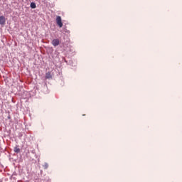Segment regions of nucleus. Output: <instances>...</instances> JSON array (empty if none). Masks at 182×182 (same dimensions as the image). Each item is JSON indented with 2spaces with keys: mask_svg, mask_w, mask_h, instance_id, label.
Instances as JSON below:
<instances>
[{
  "mask_svg": "<svg viewBox=\"0 0 182 182\" xmlns=\"http://www.w3.org/2000/svg\"><path fill=\"white\" fill-rule=\"evenodd\" d=\"M56 22L57 25H58L60 28H62V26H63V23H62V18L60 17V16H58L56 17Z\"/></svg>",
  "mask_w": 182,
  "mask_h": 182,
  "instance_id": "nucleus-1",
  "label": "nucleus"
},
{
  "mask_svg": "<svg viewBox=\"0 0 182 182\" xmlns=\"http://www.w3.org/2000/svg\"><path fill=\"white\" fill-rule=\"evenodd\" d=\"M53 46H59V44L60 43V41H59V39L56 38V39H53L51 42Z\"/></svg>",
  "mask_w": 182,
  "mask_h": 182,
  "instance_id": "nucleus-2",
  "label": "nucleus"
},
{
  "mask_svg": "<svg viewBox=\"0 0 182 182\" xmlns=\"http://www.w3.org/2000/svg\"><path fill=\"white\" fill-rule=\"evenodd\" d=\"M5 17L4 16H0V25H5Z\"/></svg>",
  "mask_w": 182,
  "mask_h": 182,
  "instance_id": "nucleus-3",
  "label": "nucleus"
},
{
  "mask_svg": "<svg viewBox=\"0 0 182 182\" xmlns=\"http://www.w3.org/2000/svg\"><path fill=\"white\" fill-rule=\"evenodd\" d=\"M46 79H52V75L50 72H48L46 74Z\"/></svg>",
  "mask_w": 182,
  "mask_h": 182,
  "instance_id": "nucleus-4",
  "label": "nucleus"
},
{
  "mask_svg": "<svg viewBox=\"0 0 182 182\" xmlns=\"http://www.w3.org/2000/svg\"><path fill=\"white\" fill-rule=\"evenodd\" d=\"M20 151H21V149H19V147H18V146L14 147L15 153H19Z\"/></svg>",
  "mask_w": 182,
  "mask_h": 182,
  "instance_id": "nucleus-5",
  "label": "nucleus"
},
{
  "mask_svg": "<svg viewBox=\"0 0 182 182\" xmlns=\"http://www.w3.org/2000/svg\"><path fill=\"white\" fill-rule=\"evenodd\" d=\"M43 167L45 170L48 169V167H49V164H48V163H45L43 165Z\"/></svg>",
  "mask_w": 182,
  "mask_h": 182,
  "instance_id": "nucleus-6",
  "label": "nucleus"
},
{
  "mask_svg": "<svg viewBox=\"0 0 182 182\" xmlns=\"http://www.w3.org/2000/svg\"><path fill=\"white\" fill-rule=\"evenodd\" d=\"M31 8L35 9V8H36V4L35 3H31Z\"/></svg>",
  "mask_w": 182,
  "mask_h": 182,
  "instance_id": "nucleus-7",
  "label": "nucleus"
}]
</instances>
